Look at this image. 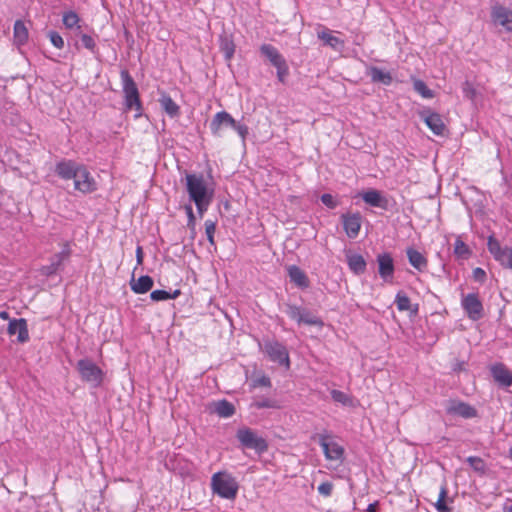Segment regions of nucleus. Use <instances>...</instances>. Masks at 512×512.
I'll use <instances>...</instances> for the list:
<instances>
[{
    "mask_svg": "<svg viewBox=\"0 0 512 512\" xmlns=\"http://www.w3.org/2000/svg\"><path fill=\"white\" fill-rule=\"evenodd\" d=\"M346 258L351 271H353L355 274L364 273L366 269V262L360 254L349 252L346 254Z\"/></svg>",
    "mask_w": 512,
    "mask_h": 512,
    "instance_id": "nucleus-24",
    "label": "nucleus"
},
{
    "mask_svg": "<svg viewBox=\"0 0 512 512\" xmlns=\"http://www.w3.org/2000/svg\"><path fill=\"white\" fill-rule=\"evenodd\" d=\"M150 297L153 301H164L170 299V293L165 290H154Z\"/></svg>",
    "mask_w": 512,
    "mask_h": 512,
    "instance_id": "nucleus-42",
    "label": "nucleus"
},
{
    "mask_svg": "<svg viewBox=\"0 0 512 512\" xmlns=\"http://www.w3.org/2000/svg\"><path fill=\"white\" fill-rule=\"evenodd\" d=\"M81 42H82L83 46L86 49H88V50H90L92 52L95 50L96 43H95L94 39L91 36H89L87 34H82L81 35Z\"/></svg>",
    "mask_w": 512,
    "mask_h": 512,
    "instance_id": "nucleus-45",
    "label": "nucleus"
},
{
    "mask_svg": "<svg viewBox=\"0 0 512 512\" xmlns=\"http://www.w3.org/2000/svg\"><path fill=\"white\" fill-rule=\"evenodd\" d=\"M454 253L458 258L468 259L471 255L470 248L458 237L454 244Z\"/></svg>",
    "mask_w": 512,
    "mask_h": 512,
    "instance_id": "nucleus-33",
    "label": "nucleus"
},
{
    "mask_svg": "<svg viewBox=\"0 0 512 512\" xmlns=\"http://www.w3.org/2000/svg\"><path fill=\"white\" fill-rule=\"evenodd\" d=\"M180 294V290H175L174 292L170 293V299H176Z\"/></svg>",
    "mask_w": 512,
    "mask_h": 512,
    "instance_id": "nucleus-53",
    "label": "nucleus"
},
{
    "mask_svg": "<svg viewBox=\"0 0 512 512\" xmlns=\"http://www.w3.org/2000/svg\"><path fill=\"white\" fill-rule=\"evenodd\" d=\"M0 318L3 319V320H8L9 319V314L8 312L6 311H1L0 312Z\"/></svg>",
    "mask_w": 512,
    "mask_h": 512,
    "instance_id": "nucleus-54",
    "label": "nucleus"
},
{
    "mask_svg": "<svg viewBox=\"0 0 512 512\" xmlns=\"http://www.w3.org/2000/svg\"><path fill=\"white\" fill-rule=\"evenodd\" d=\"M62 21H63L64 26L67 29H74V28L79 29L80 28V26H79L80 18L78 16V14L74 11L65 12L63 14Z\"/></svg>",
    "mask_w": 512,
    "mask_h": 512,
    "instance_id": "nucleus-32",
    "label": "nucleus"
},
{
    "mask_svg": "<svg viewBox=\"0 0 512 512\" xmlns=\"http://www.w3.org/2000/svg\"><path fill=\"white\" fill-rule=\"evenodd\" d=\"M136 259L138 265H141L143 263V250L141 246H138L136 249Z\"/></svg>",
    "mask_w": 512,
    "mask_h": 512,
    "instance_id": "nucleus-51",
    "label": "nucleus"
},
{
    "mask_svg": "<svg viewBox=\"0 0 512 512\" xmlns=\"http://www.w3.org/2000/svg\"><path fill=\"white\" fill-rule=\"evenodd\" d=\"M237 439L244 447L254 449L259 453L264 452L268 447L266 440L249 428L239 429Z\"/></svg>",
    "mask_w": 512,
    "mask_h": 512,
    "instance_id": "nucleus-6",
    "label": "nucleus"
},
{
    "mask_svg": "<svg viewBox=\"0 0 512 512\" xmlns=\"http://www.w3.org/2000/svg\"><path fill=\"white\" fill-rule=\"evenodd\" d=\"M221 50L224 53L225 58L229 60L232 58L235 51L234 44L230 40L224 39L221 43Z\"/></svg>",
    "mask_w": 512,
    "mask_h": 512,
    "instance_id": "nucleus-39",
    "label": "nucleus"
},
{
    "mask_svg": "<svg viewBox=\"0 0 512 512\" xmlns=\"http://www.w3.org/2000/svg\"><path fill=\"white\" fill-rule=\"evenodd\" d=\"M264 351L272 361L289 367L288 352L282 344L278 342H267L264 346Z\"/></svg>",
    "mask_w": 512,
    "mask_h": 512,
    "instance_id": "nucleus-14",
    "label": "nucleus"
},
{
    "mask_svg": "<svg viewBox=\"0 0 512 512\" xmlns=\"http://www.w3.org/2000/svg\"><path fill=\"white\" fill-rule=\"evenodd\" d=\"M377 262L381 278L386 282H390L394 273L392 257L388 253H383L378 255Z\"/></svg>",
    "mask_w": 512,
    "mask_h": 512,
    "instance_id": "nucleus-15",
    "label": "nucleus"
},
{
    "mask_svg": "<svg viewBox=\"0 0 512 512\" xmlns=\"http://www.w3.org/2000/svg\"><path fill=\"white\" fill-rule=\"evenodd\" d=\"M261 54L277 69V77L280 82H284L289 73V68L285 58L280 52L270 44H263L260 47Z\"/></svg>",
    "mask_w": 512,
    "mask_h": 512,
    "instance_id": "nucleus-4",
    "label": "nucleus"
},
{
    "mask_svg": "<svg viewBox=\"0 0 512 512\" xmlns=\"http://www.w3.org/2000/svg\"><path fill=\"white\" fill-rule=\"evenodd\" d=\"M238 489L236 478L226 470L216 472L211 477L212 492L223 499H235Z\"/></svg>",
    "mask_w": 512,
    "mask_h": 512,
    "instance_id": "nucleus-2",
    "label": "nucleus"
},
{
    "mask_svg": "<svg viewBox=\"0 0 512 512\" xmlns=\"http://www.w3.org/2000/svg\"><path fill=\"white\" fill-rule=\"evenodd\" d=\"M461 305L468 317L478 320L483 315V306L477 294L470 293L462 298Z\"/></svg>",
    "mask_w": 512,
    "mask_h": 512,
    "instance_id": "nucleus-11",
    "label": "nucleus"
},
{
    "mask_svg": "<svg viewBox=\"0 0 512 512\" xmlns=\"http://www.w3.org/2000/svg\"><path fill=\"white\" fill-rule=\"evenodd\" d=\"M508 512H512V506L508 508Z\"/></svg>",
    "mask_w": 512,
    "mask_h": 512,
    "instance_id": "nucleus-61",
    "label": "nucleus"
},
{
    "mask_svg": "<svg viewBox=\"0 0 512 512\" xmlns=\"http://www.w3.org/2000/svg\"><path fill=\"white\" fill-rule=\"evenodd\" d=\"M254 386H270V379L266 376H261L254 381Z\"/></svg>",
    "mask_w": 512,
    "mask_h": 512,
    "instance_id": "nucleus-50",
    "label": "nucleus"
},
{
    "mask_svg": "<svg viewBox=\"0 0 512 512\" xmlns=\"http://www.w3.org/2000/svg\"><path fill=\"white\" fill-rule=\"evenodd\" d=\"M322 203L330 209L335 208L338 205V202L331 194H323L321 196Z\"/></svg>",
    "mask_w": 512,
    "mask_h": 512,
    "instance_id": "nucleus-46",
    "label": "nucleus"
},
{
    "mask_svg": "<svg viewBox=\"0 0 512 512\" xmlns=\"http://www.w3.org/2000/svg\"><path fill=\"white\" fill-rule=\"evenodd\" d=\"M369 75L373 82H379L384 85H390L392 82L391 74L377 67H371Z\"/></svg>",
    "mask_w": 512,
    "mask_h": 512,
    "instance_id": "nucleus-30",
    "label": "nucleus"
},
{
    "mask_svg": "<svg viewBox=\"0 0 512 512\" xmlns=\"http://www.w3.org/2000/svg\"><path fill=\"white\" fill-rule=\"evenodd\" d=\"M49 39L56 48L62 49L64 47V40L59 33L55 31L49 32Z\"/></svg>",
    "mask_w": 512,
    "mask_h": 512,
    "instance_id": "nucleus-41",
    "label": "nucleus"
},
{
    "mask_svg": "<svg viewBox=\"0 0 512 512\" xmlns=\"http://www.w3.org/2000/svg\"><path fill=\"white\" fill-rule=\"evenodd\" d=\"M434 132L435 135L437 136H443L444 135V132L446 130H440V129H437V130H432Z\"/></svg>",
    "mask_w": 512,
    "mask_h": 512,
    "instance_id": "nucleus-56",
    "label": "nucleus"
},
{
    "mask_svg": "<svg viewBox=\"0 0 512 512\" xmlns=\"http://www.w3.org/2000/svg\"><path fill=\"white\" fill-rule=\"evenodd\" d=\"M423 119L428 128H444L445 124L442 118L437 113L425 112L423 113Z\"/></svg>",
    "mask_w": 512,
    "mask_h": 512,
    "instance_id": "nucleus-31",
    "label": "nucleus"
},
{
    "mask_svg": "<svg viewBox=\"0 0 512 512\" xmlns=\"http://www.w3.org/2000/svg\"><path fill=\"white\" fill-rule=\"evenodd\" d=\"M288 275L290 280L295 283L298 287L306 288L309 285L308 278L306 274L297 266H289L288 267Z\"/></svg>",
    "mask_w": 512,
    "mask_h": 512,
    "instance_id": "nucleus-25",
    "label": "nucleus"
},
{
    "mask_svg": "<svg viewBox=\"0 0 512 512\" xmlns=\"http://www.w3.org/2000/svg\"><path fill=\"white\" fill-rule=\"evenodd\" d=\"M467 462L470 464V466L476 470V471H483L484 470V462L479 457H468Z\"/></svg>",
    "mask_w": 512,
    "mask_h": 512,
    "instance_id": "nucleus-44",
    "label": "nucleus"
},
{
    "mask_svg": "<svg viewBox=\"0 0 512 512\" xmlns=\"http://www.w3.org/2000/svg\"><path fill=\"white\" fill-rule=\"evenodd\" d=\"M241 138L244 140L248 130H239Z\"/></svg>",
    "mask_w": 512,
    "mask_h": 512,
    "instance_id": "nucleus-57",
    "label": "nucleus"
},
{
    "mask_svg": "<svg viewBox=\"0 0 512 512\" xmlns=\"http://www.w3.org/2000/svg\"><path fill=\"white\" fill-rule=\"evenodd\" d=\"M77 370L81 379L94 387L101 385L103 381V371L91 360L82 359L77 363Z\"/></svg>",
    "mask_w": 512,
    "mask_h": 512,
    "instance_id": "nucleus-5",
    "label": "nucleus"
},
{
    "mask_svg": "<svg viewBox=\"0 0 512 512\" xmlns=\"http://www.w3.org/2000/svg\"><path fill=\"white\" fill-rule=\"evenodd\" d=\"M341 220L346 235L352 239L356 238L359 235L362 225L360 213H344L341 215Z\"/></svg>",
    "mask_w": 512,
    "mask_h": 512,
    "instance_id": "nucleus-13",
    "label": "nucleus"
},
{
    "mask_svg": "<svg viewBox=\"0 0 512 512\" xmlns=\"http://www.w3.org/2000/svg\"><path fill=\"white\" fill-rule=\"evenodd\" d=\"M8 333L9 335H17V340L20 343L28 341L29 333L26 320L23 318L11 320L8 325Z\"/></svg>",
    "mask_w": 512,
    "mask_h": 512,
    "instance_id": "nucleus-16",
    "label": "nucleus"
},
{
    "mask_svg": "<svg viewBox=\"0 0 512 512\" xmlns=\"http://www.w3.org/2000/svg\"><path fill=\"white\" fill-rule=\"evenodd\" d=\"M463 93L466 98H468L472 101L475 100L476 90L470 82L466 81L463 84Z\"/></svg>",
    "mask_w": 512,
    "mask_h": 512,
    "instance_id": "nucleus-43",
    "label": "nucleus"
},
{
    "mask_svg": "<svg viewBox=\"0 0 512 512\" xmlns=\"http://www.w3.org/2000/svg\"><path fill=\"white\" fill-rule=\"evenodd\" d=\"M333 490V484L331 482H323L318 486V492L323 496H330Z\"/></svg>",
    "mask_w": 512,
    "mask_h": 512,
    "instance_id": "nucleus-47",
    "label": "nucleus"
},
{
    "mask_svg": "<svg viewBox=\"0 0 512 512\" xmlns=\"http://www.w3.org/2000/svg\"><path fill=\"white\" fill-rule=\"evenodd\" d=\"M363 201L373 207L386 208L387 199L382 193L375 189H369L361 193Z\"/></svg>",
    "mask_w": 512,
    "mask_h": 512,
    "instance_id": "nucleus-19",
    "label": "nucleus"
},
{
    "mask_svg": "<svg viewBox=\"0 0 512 512\" xmlns=\"http://www.w3.org/2000/svg\"><path fill=\"white\" fill-rule=\"evenodd\" d=\"M57 270V266L55 264H52L51 267H48L47 268V272L46 273H53Z\"/></svg>",
    "mask_w": 512,
    "mask_h": 512,
    "instance_id": "nucleus-55",
    "label": "nucleus"
},
{
    "mask_svg": "<svg viewBox=\"0 0 512 512\" xmlns=\"http://www.w3.org/2000/svg\"><path fill=\"white\" fill-rule=\"evenodd\" d=\"M81 166L82 165H79L70 160L69 161H61V162L57 163L55 172L57 173V175L60 178H62L64 180H69V179L75 178L76 173L81 168Z\"/></svg>",
    "mask_w": 512,
    "mask_h": 512,
    "instance_id": "nucleus-18",
    "label": "nucleus"
},
{
    "mask_svg": "<svg viewBox=\"0 0 512 512\" xmlns=\"http://www.w3.org/2000/svg\"><path fill=\"white\" fill-rule=\"evenodd\" d=\"M212 410L222 418L231 417L235 413L233 404L226 400L216 401L212 404Z\"/></svg>",
    "mask_w": 512,
    "mask_h": 512,
    "instance_id": "nucleus-26",
    "label": "nucleus"
},
{
    "mask_svg": "<svg viewBox=\"0 0 512 512\" xmlns=\"http://www.w3.org/2000/svg\"><path fill=\"white\" fill-rule=\"evenodd\" d=\"M447 497V489L445 486H442L439 493V498L435 504V507L438 512H450V508L447 506L445 499Z\"/></svg>",
    "mask_w": 512,
    "mask_h": 512,
    "instance_id": "nucleus-35",
    "label": "nucleus"
},
{
    "mask_svg": "<svg viewBox=\"0 0 512 512\" xmlns=\"http://www.w3.org/2000/svg\"><path fill=\"white\" fill-rule=\"evenodd\" d=\"M185 211L188 216V226L193 229L195 226V216H194L193 209H192L191 205H186Z\"/></svg>",
    "mask_w": 512,
    "mask_h": 512,
    "instance_id": "nucleus-48",
    "label": "nucleus"
},
{
    "mask_svg": "<svg viewBox=\"0 0 512 512\" xmlns=\"http://www.w3.org/2000/svg\"><path fill=\"white\" fill-rule=\"evenodd\" d=\"M491 18L495 25L512 32V10L500 4H494L491 8Z\"/></svg>",
    "mask_w": 512,
    "mask_h": 512,
    "instance_id": "nucleus-10",
    "label": "nucleus"
},
{
    "mask_svg": "<svg viewBox=\"0 0 512 512\" xmlns=\"http://www.w3.org/2000/svg\"><path fill=\"white\" fill-rule=\"evenodd\" d=\"M488 250L503 267L512 269V249L502 246L493 236L488 238Z\"/></svg>",
    "mask_w": 512,
    "mask_h": 512,
    "instance_id": "nucleus-7",
    "label": "nucleus"
},
{
    "mask_svg": "<svg viewBox=\"0 0 512 512\" xmlns=\"http://www.w3.org/2000/svg\"><path fill=\"white\" fill-rule=\"evenodd\" d=\"M378 502H374L368 505L366 512H376Z\"/></svg>",
    "mask_w": 512,
    "mask_h": 512,
    "instance_id": "nucleus-52",
    "label": "nucleus"
},
{
    "mask_svg": "<svg viewBox=\"0 0 512 512\" xmlns=\"http://www.w3.org/2000/svg\"><path fill=\"white\" fill-rule=\"evenodd\" d=\"M493 378L502 386L509 387L512 384V372L503 365H495L491 369Z\"/></svg>",
    "mask_w": 512,
    "mask_h": 512,
    "instance_id": "nucleus-21",
    "label": "nucleus"
},
{
    "mask_svg": "<svg viewBox=\"0 0 512 512\" xmlns=\"http://www.w3.org/2000/svg\"><path fill=\"white\" fill-rule=\"evenodd\" d=\"M446 410L449 414L463 418H472L476 415V411L473 407L461 401H449Z\"/></svg>",
    "mask_w": 512,
    "mask_h": 512,
    "instance_id": "nucleus-17",
    "label": "nucleus"
},
{
    "mask_svg": "<svg viewBox=\"0 0 512 512\" xmlns=\"http://www.w3.org/2000/svg\"><path fill=\"white\" fill-rule=\"evenodd\" d=\"M303 312H304V310H302L301 308H299L297 306H288L287 310H286L287 315L299 324H301Z\"/></svg>",
    "mask_w": 512,
    "mask_h": 512,
    "instance_id": "nucleus-38",
    "label": "nucleus"
},
{
    "mask_svg": "<svg viewBox=\"0 0 512 512\" xmlns=\"http://www.w3.org/2000/svg\"><path fill=\"white\" fill-rule=\"evenodd\" d=\"M317 37L324 46H328L336 52H341L345 47V41L336 36L334 31L324 26H319L317 29Z\"/></svg>",
    "mask_w": 512,
    "mask_h": 512,
    "instance_id": "nucleus-12",
    "label": "nucleus"
},
{
    "mask_svg": "<svg viewBox=\"0 0 512 512\" xmlns=\"http://www.w3.org/2000/svg\"><path fill=\"white\" fill-rule=\"evenodd\" d=\"M409 263L417 270L422 271L427 266V259L417 250L413 248L407 249Z\"/></svg>",
    "mask_w": 512,
    "mask_h": 512,
    "instance_id": "nucleus-27",
    "label": "nucleus"
},
{
    "mask_svg": "<svg viewBox=\"0 0 512 512\" xmlns=\"http://www.w3.org/2000/svg\"><path fill=\"white\" fill-rule=\"evenodd\" d=\"M301 323H305V324H308V325H315V326H319V327L323 326V322H322V320L320 318H318L317 316H315V315H313L310 312L305 311V310H304V312L302 314Z\"/></svg>",
    "mask_w": 512,
    "mask_h": 512,
    "instance_id": "nucleus-37",
    "label": "nucleus"
},
{
    "mask_svg": "<svg viewBox=\"0 0 512 512\" xmlns=\"http://www.w3.org/2000/svg\"><path fill=\"white\" fill-rule=\"evenodd\" d=\"M259 407H265V406H268L267 404H259L258 405Z\"/></svg>",
    "mask_w": 512,
    "mask_h": 512,
    "instance_id": "nucleus-60",
    "label": "nucleus"
},
{
    "mask_svg": "<svg viewBox=\"0 0 512 512\" xmlns=\"http://www.w3.org/2000/svg\"><path fill=\"white\" fill-rule=\"evenodd\" d=\"M186 189L200 216H202L212 201L213 189L207 184L202 175L197 174L186 175Z\"/></svg>",
    "mask_w": 512,
    "mask_h": 512,
    "instance_id": "nucleus-1",
    "label": "nucleus"
},
{
    "mask_svg": "<svg viewBox=\"0 0 512 512\" xmlns=\"http://www.w3.org/2000/svg\"><path fill=\"white\" fill-rule=\"evenodd\" d=\"M73 180L75 190L83 194L92 193L97 189V183L95 179L83 165L78 170Z\"/></svg>",
    "mask_w": 512,
    "mask_h": 512,
    "instance_id": "nucleus-8",
    "label": "nucleus"
},
{
    "mask_svg": "<svg viewBox=\"0 0 512 512\" xmlns=\"http://www.w3.org/2000/svg\"><path fill=\"white\" fill-rule=\"evenodd\" d=\"M473 277L479 282H483L486 278V273L482 268H475L473 270Z\"/></svg>",
    "mask_w": 512,
    "mask_h": 512,
    "instance_id": "nucleus-49",
    "label": "nucleus"
},
{
    "mask_svg": "<svg viewBox=\"0 0 512 512\" xmlns=\"http://www.w3.org/2000/svg\"><path fill=\"white\" fill-rule=\"evenodd\" d=\"M216 230V224L212 220L205 221V232L208 238V241L213 245L214 244V233Z\"/></svg>",
    "mask_w": 512,
    "mask_h": 512,
    "instance_id": "nucleus-40",
    "label": "nucleus"
},
{
    "mask_svg": "<svg viewBox=\"0 0 512 512\" xmlns=\"http://www.w3.org/2000/svg\"><path fill=\"white\" fill-rule=\"evenodd\" d=\"M395 303L399 311H408L411 315H416L417 306H413L410 299L403 293L399 292L396 295Z\"/></svg>",
    "mask_w": 512,
    "mask_h": 512,
    "instance_id": "nucleus-29",
    "label": "nucleus"
},
{
    "mask_svg": "<svg viewBox=\"0 0 512 512\" xmlns=\"http://www.w3.org/2000/svg\"><path fill=\"white\" fill-rule=\"evenodd\" d=\"M161 109L171 118L178 117L180 114L179 105L167 94L162 92L159 98Z\"/></svg>",
    "mask_w": 512,
    "mask_h": 512,
    "instance_id": "nucleus-20",
    "label": "nucleus"
},
{
    "mask_svg": "<svg viewBox=\"0 0 512 512\" xmlns=\"http://www.w3.org/2000/svg\"><path fill=\"white\" fill-rule=\"evenodd\" d=\"M320 446L323 449L325 458L328 461H335L342 463L344 459V448L337 442L330 439L328 436H321L319 440Z\"/></svg>",
    "mask_w": 512,
    "mask_h": 512,
    "instance_id": "nucleus-9",
    "label": "nucleus"
},
{
    "mask_svg": "<svg viewBox=\"0 0 512 512\" xmlns=\"http://www.w3.org/2000/svg\"><path fill=\"white\" fill-rule=\"evenodd\" d=\"M29 38L28 28L22 20H16L13 27V41L18 47L24 45Z\"/></svg>",
    "mask_w": 512,
    "mask_h": 512,
    "instance_id": "nucleus-22",
    "label": "nucleus"
},
{
    "mask_svg": "<svg viewBox=\"0 0 512 512\" xmlns=\"http://www.w3.org/2000/svg\"><path fill=\"white\" fill-rule=\"evenodd\" d=\"M63 255H59L58 256V262H57V266L60 265L61 261L63 260Z\"/></svg>",
    "mask_w": 512,
    "mask_h": 512,
    "instance_id": "nucleus-58",
    "label": "nucleus"
},
{
    "mask_svg": "<svg viewBox=\"0 0 512 512\" xmlns=\"http://www.w3.org/2000/svg\"><path fill=\"white\" fill-rule=\"evenodd\" d=\"M509 455H510V457L512 459V447L510 448Z\"/></svg>",
    "mask_w": 512,
    "mask_h": 512,
    "instance_id": "nucleus-59",
    "label": "nucleus"
},
{
    "mask_svg": "<svg viewBox=\"0 0 512 512\" xmlns=\"http://www.w3.org/2000/svg\"><path fill=\"white\" fill-rule=\"evenodd\" d=\"M211 125L213 128H229L235 126V121L227 112H219L214 116Z\"/></svg>",
    "mask_w": 512,
    "mask_h": 512,
    "instance_id": "nucleus-28",
    "label": "nucleus"
},
{
    "mask_svg": "<svg viewBox=\"0 0 512 512\" xmlns=\"http://www.w3.org/2000/svg\"><path fill=\"white\" fill-rule=\"evenodd\" d=\"M331 397L335 402H338L344 406H353L354 405L352 398L348 394H346L340 390H332Z\"/></svg>",
    "mask_w": 512,
    "mask_h": 512,
    "instance_id": "nucleus-34",
    "label": "nucleus"
},
{
    "mask_svg": "<svg viewBox=\"0 0 512 512\" xmlns=\"http://www.w3.org/2000/svg\"><path fill=\"white\" fill-rule=\"evenodd\" d=\"M120 77L125 98V106L129 110H136L138 112L136 116H138L140 115L141 102L137 85L127 70H122Z\"/></svg>",
    "mask_w": 512,
    "mask_h": 512,
    "instance_id": "nucleus-3",
    "label": "nucleus"
},
{
    "mask_svg": "<svg viewBox=\"0 0 512 512\" xmlns=\"http://www.w3.org/2000/svg\"><path fill=\"white\" fill-rule=\"evenodd\" d=\"M414 89L417 93H419L423 98H432L433 92L426 86V84L421 80L414 81Z\"/></svg>",
    "mask_w": 512,
    "mask_h": 512,
    "instance_id": "nucleus-36",
    "label": "nucleus"
},
{
    "mask_svg": "<svg viewBox=\"0 0 512 512\" xmlns=\"http://www.w3.org/2000/svg\"><path fill=\"white\" fill-rule=\"evenodd\" d=\"M154 281L150 276H141L137 280L132 279L130 282L131 290L136 294H144L151 290Z\"/></svg>",
    "mask_w": 512,
    "mask_h": 512,
    "instance_id": "nucleus-23",
    "label": "nucleus"
}]
</instances>
